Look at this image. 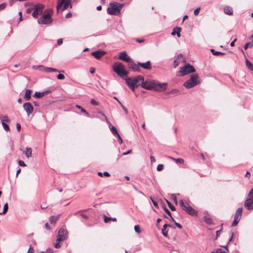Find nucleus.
Returning <instances> with one entry per match:
<instances>
[{"instance_id":"f257e3e1","label":"nucleus","mask_w":253,"mask_h":253,"mask_svg":"<svg viewBox=\"0 0 253 253\" xmlns=\"http://www.w3.org/2000/svg\"><path fill=\"white\" fill-rule=\"evenodd\" d=\"M142 87L148 89L162 91L166 89L167 84L166 83L160 84L155 80H146L141 81Z\"/></svg>"},{"instance_id":"f03ea898","label":"nucleus","mask_w":253,"mask_h":253,"mask_svg":"<svg viewBox=\"0 0 253 253\" xmlns=\"http://www.w3.org/2000/svg\"><path fill=\"white\" fill-rule=\"evenodd\" d=\"M144 80V77L141 75H138L135 78H128L126 80V83L130 89L134 91L135 88L141 84L140 82Z\"/></svg>"},{"instance_id":"7ed1b4c3","label":"nucleus","mask_w":253,"mask_h":253,"mask_svg":"<svg viewBox=\"0 0 253 253\" xmlns=\"http://www.w3.org/2000/svg\"><path fill=\"white\" fill-rule=\"evenodd\" d=\"M53 11L51 9L44 10L43 15L38 20L39 24L48 25L51 23L53 20L51 18Z\"/></svg>"},{"instance_id":"20e7f679","label":"nucleus","mask_w":253,"mask_h":253,"mask_svg":"<svg viewBox=\"0 0 253 253\" xmlns=\"http://www.w3.org/2000/svg\"><path fill=\"white\" fill-rule=\"evenodd\" d=\"M124 4L117 2H111L107 8V13L110 15H118L121 13V10Z\"/></svg>"},{"instance_id":"39448f33","label":"nucleus","mask_w":253,"mask_h":253,"mask_svg":"<svg viewBox=\"0 0 253 253\" xmlns=\"http://www.w3.org/2000/svg\"><path fill=\"white\" fill-rule=\"evenodd\" d=\"M113 69L114 71L121 77H124L128 74V72L124 69V65L121 62H116L113 66Z\"/></svg>"},{"instance_id":"423d86ee","label":"nucleus","mask_w":253,"mask_h":253,"mask_svg":"<svg viewBox=\"0 0 253 253\" xmlns=\"http://www.w3.org/2000/svg\"><path fill=\"white\" fill-rule=\"evenodd\" d=\"M179 205L182 210L191 215H196L197 211L191 207L188 203L183 200L179 201Z\"/></svg>"},{"instance_id":"0eeeda50","label":"nucleus","mask_w":253,"mask_h":253,"mask_svg":"<svg viewBox=\"0 0 253 253\" xmlns=\"http://www.w3.org/2000/svg\"><path fill=\"white\" fill-rule=\"evenodd\" d=\"M72 7V4L71 0H58L56 9L57 13L59 12V10L64 11L68 8H71Z\"/></svg>"},{"instance_id":"6e6552de","label":"nucleus","mask_w":253,"mask_h":253,"mask_svg":"<svg viewBox=\"0 0 253 253\" xmlns=\"http://www.w3.org/2000/svg\"><path fill=\"white\" fill-rule=\"evenodd\" d=\"M198 79L197 74L192 75L190 79L184 83L183 85L187 88H192L199 83Z\"/></svg>"},{"instance_id":"1a4fd4ad","label":"nucleus","mask_w":253,"mask_h":253,"mask_svg":"<svg viewBox=\"0 0 253 253\" xmlns=\"http://www.w3.org/2000/svg\"><path fill=\"white\" fill-rule=\"evenodd\" d=\"M244 206L247 210L251 211L253 210V188L251 189L249 192Z\"/></svg>"},{"instance_id":"9d476101","label":"nucleus","mask_w":253,"mask_h":253,"mask_svg":"<svg viewBox=\"0 0 253 253\" xmlns=\"http://www.w3.org/2000/svg\"><path fill=\"white\" fill-rule=\"evenodd\" d=\"M195 72V69L194 67L190 64H186L184 66L180 68V69L178 73L177 76H184L190 73H194Z\"/></svg>"},{"instance_id":"9b49d317","label":"nucleus","mask_w":253,"mask_h":253,"mask_svg":"<svg viewBox=\"0 0 253 253\" xmlns=\"http://www.w3.org/2000/svg\"><path fill=\"white\" fill-rule=\"evenodd\" d=\"M44 6L41 4H37L33 7L34 11L32 13V16L35 18L38 17L39 15L42 13Z\"/></svg>"},{"instance_id":"f8f14e48","label":"nucleus","mask_w":253,"mask_h":253,"mask_svg":"<svg viewBox=\"0 0 253 253\" xmlns=\"http://www.w3.org/2000/svg\"><path fill=\"white\" fill-rule=\"evenodd\" d=\"M68 238V232L67 231L63 228H61L58 231V234L57 238V242H60L61 241L66 240Z\"/></svg>"},{"instance_id":"ddd939ff","label":"nucleus","mask_w":253,"mask_h":253,"mask_svg":"<svg viewBox=\"0 0 253 253\" xmlns=\"http://www.w3.org/2000/svg\"><path fill=\"white\" fill-rule=\"evenodd\" d=\"M24 110L26 111L27 114L29 116L32 113L34 108L30 102H26L23 104V105Z\"/></svg>"},{"instance_id":"4468645a","label":"nucleus","mask_w":253,"mask_h":253,"mask_svg":"<svg viewBox=\"0 0 253 253\" xmlns=\"http://www.w3.org/2000/svg\"><path fill=\"white\" fill-rule=\"evenodd\" d=\"M101 114L104 117L105 119V120L106 121L107 124H108L109 127H110V130H111V132L112 133V134L115 136H117L118 134H119V133H118V130L117 129V128L114 126H111V123L109 121L107 117L103 113H101Z\"/></svg>"},{"instance_id":"2eb2a0df","label":"nucleus","mask_w":253,"mask_h":253,"mask_svg":"<svg viewBox=\"0 0 253 253\" xmlns=\"http://www.w3.org/2000/svg\"><path fill=\"white\" fill-rule=\"evenodd\" d=\"M119 59L128 63L131 61V59L128 56L126 51L120 52L119 54Z\"/></svg>"},{"instance_id":"dca6fc26","label":"nucleus","mask_w":253,"mask_h":253,"mask_svg":"<svg viewBox=\"0 0 253 253\" xmlns=\"http://www.w3.org/2000/svg\"><path fill=\"white\" fill-rule=\"evenodd\" d=\"M139 66L138 62L137 64H135L132 60L129 62V67L131 68L133 71L139 72L140 71Z\"/></svg>"},{"instance_id":"f3484780","label":"nucleus","mask_w":253,"mask_h":253,"mask_svg":"<svg viewBox=\"0 0 253 253\" xmlns=\"http://www.w3.org/2000/svg\"><path fill=\"white\" fill-rule=\"evenodd\" d=\"M105 54V52L104 51L97 50L91 53V55H93L95 58L98 59H100L102 56Z\"/></svg>"},{"instance_id":"a211bd4d","label":"nucleus","mask_w":253,"mask_h":253,"mask_svg":"<svg viewBox=\"0 0 253 253\" xmlns=\"http://www.w3.org/2000/svg\"><path fill=\"white\" fill-rule=\"evenodd\" d=\"M138 65L141 67L146 70H150L151 69V64L150 61H148L145 63L138 62Z\"/></svg>"},{"instance_id":"6ab92c4d","label":"nucleus","mask_w":253,"mask_h":253,"mask_svg":"<svg viewBox=\"0 0 253 253\" xmlns=\"http://www.w3.org/2000/svg\"><path fill=\"white\" fill-rule=\"evenodd\" d=\"M50 92V91L49 90H46L44 92H36L33 96L34 97L41 98L44 95L49 93Z\"/></svg>"},{"instance_id":"aec40b11","label":"nucleus","mask_w":253,"mask_h":253,"mask_svg":"<svg viewBox=\"0 0 253 253\" xmlns=\"http://www.w3.org/2000/svg\"><path fill=\"white\" fill-rule=\"evenodd\" d=\"M181 31V28L180 27H176L173 28V31L171 33V35L174 36L175 34H176L178 37H180Z\"/></svg>"},{"instance_id":"412c9836","label":"nucleus","mask_w":253,"mask_h":253,"mask_svg":"<svg viewBox=\"0 0 253 253\" xmlns=\"http://www.w3.org/2000/svg\"><path fill=\"white\" fill-rule=\"evenodd\" d=\"M203 221L209 225H212L213 224L212 219L210 217V215H205L203 217Z\"/></svg>"},{"instance_id":"4be33fe9","label":"nucleus","mask_w":253,"mask_h":253,"mask_svg":"<svg viewBox=\"0 0 253 253\" xmlns=\"http://www.w3.org/2000/svg\"><path fill=\"white\" fill-rule=\"evenodd\" d=\"M242 208H239L236 211L234 218L241 219L242 215Z\"/></svg>"},{"instance_id":"5701e85b","label":"nucleus","mask_w":253,"mask_h":253,"mask_svg":"<svg viewBox=\"0 0 253 253\" xmlns=\"http://www.w3.org/2000/svg\"><path fill=\"white\" fill-rule=\"evenodd\" d=\"M32 92V91L31 89H27L26 90V92H25V93L24 95V98L26 100L28 101L31 99Z\"/></svg>"},{"instance_id":"b1692460","label":"nucleus","mask_w":253,"mask_h":253,"mask_svg":"<svg viewBox=\"0 0 253 253\" xmlns=\"http://www.w3.org/2000/svg\"><path fill=\"white\" fill-rule=\"evenodd\" d=\"M182 55L181 54H180L178 55L176 58L174 60L173 62V67L174 68H176L179 64L180 63V58L182 57Z\"/></svg>"},{"instance_id":"393cba45","label":"nucleus","mask_w":253,"mask_h":253,"mask_svg":"<svg viewBox=\"0 0 253 253\" xmlns=\"http://www.w3.org/2000/svg\"><path fill=\"white\" fill-rule=\"evenodd\" d=\"M60 216V214H58L56 216H51L49 217V220L51 224L55 223L57 220Z\"/></svg>"},{"instance_id":"a878e982","label":"nucleus","mask_w":253,"mask_h":253,"mask_svg":"<svg viewBox=\"0 0 253 253\" xmlns=\"http://www.w3.org/2000/svg\"><path fill=\"white\" fill-rule=\"evenodd\" d=\"M223 10L224 13L226 14L229 15H232L233 14V10L232 8L229 6H225Z\"/></svg>"},{"instance_id":"bb28decb","label":"nucleus","mask_w":253,"mask_h":253,"mask_svg":"<svg viewBox=\"0 0 253 253\" xmlns=\"http://www.w3.org/2000/svg\"><path fill=\"white\" fill-rule=\"evenodd\" d=\"M24 153L27 158H29L32 157V149L31 148H26V151H24Z\"/></svg>"},{"instance_id":"cd10ccee","label":"nucleus","mask_w":253,"mask_h":253,"mask_svg":"<svg viewBox=\"0 0 253 253\" xmlns=\"http://www.w3.org/2000/svg\"><path fill=\"white\" fill-rule=\"evenodd\" d=\"M211 51L214 55H223L225 54L222 52L215 51L213 49H211Z\"/></svg>"},{"instance_id":"c85d7f7f","label":"nucleus","mask_w":253,"mask_h":253,"mask_svg":"<svg viewBox=\"0 0 253 253\" xmlns=\"http://www.w3.org/2000/svg\"><path fill=\"white\" fill-rule=\"evenodd\" d=\"M104 222L105 223H108L110 220H113V221H116L117 220V219L115 217H113V218L109 217H107L105 215L104 217Z\"/></svg>"},{"instance_id":"c756f323","label":"nucleus","mask_w":253,"mask_h":253,"mask_svg":"<svg viewBox=\"0 0 253 253\" xmlns=\"http://www.w3.org/2000/svg\"><path fill=\"white\" fill-rule=\"evenodd\" d=\"M246 64L247 67L251 70H253V65L252 63L247 59L246 60Z\"/></svg>"},{"instance_id":"7c9ffc66","label":"nucleus","mask_w":253,"mask_h":253,"mask_svg":"<svg viewBox=\"0 0 253 253\" xmlns=\"http://www.w3.org/2000/svg\"><path fill=\"white\" fill-rule=\"evenodd\" d=\"M8 203H6L4 205L2 212L0 213V214H5L8 211Z\"/></svg>"},{"instance_id":"2f4dec72","label":"nucleus","mask_w":253,"mask_h":253,"mask_svg":"<svg viewBox=\"0 0 253 253\" xmlns=\"http://www.w3.org/2000/svg\"><path fill=\"white\" fill-rule=\"evenodd\" d=\"M167 203L170 209L172 211H175L176 210L175 208L172 205V204L168 200H166Z\"/></svg>"},{"instance_id":"473e14b6","label":"nucleus","mask_w":253,"mask_h":253,"mask_svg":"<svg viewBox=\"0 0 253 253\" xmlns=\"http://www.w3.org/2000/svg\"><path fill=\"white\" fill-rule=\"evenodd\" d=\"M240 219L234 218V219L232 222V226L234 227L238 225L239 222L240 221Z\"/></svg>"},{"instance_id":"72a5a7b5","label":"nucleus","mask_w":253,"mask_h":253,"mask_svg":"<svg viewBox=\"0 0 253 253\" xmlns=\"http://www.w3.org/2000/svg\"><path fill=\"white\" fill-rule=\"evenodd\" d=\"M134 229L135 231L138 234H140L141 232L140 226L138 225H135L134 227Z\"/></svg>"},{"instance_id":"f704fd0d","label":"nucleus","mask_w":253,"mask_h":253,"mask_svg":"<svg viewBox=\"0 0 253 253\" xmlns=\"http://www.w3.org/2000/svg\"><path fill=\"white\" fill-rule=\"evenodd\" d=\"M211 253H227L224 251H223L221 249H217L215 251H212Z\"/></svg>"},{"instance_id":"c9c22d12","label":"nucleus","mask_w":253,"mask_h":253,"mask_svg":"<svg viewBox=\"0 0 253 253\" xmlns=\"http://www.w3.org/2000/svg\"><path fill=\"white\" fill-rule=\"evenodd\" d=\"M2 125L3 127L5 130H6V131L9 130V127L6 124H5L4 122H2Z\"/></svg>"},{"instance_id":"e433bc0d","label":"nucleus","mask_w":253,"mask_h":253,"mask_svg":"<svg viewBox=\"0 0 253 253\" xmlns=\"http://www.w3.org/2000/svg\"><path fill=\"white\" fill-rule=\"evenodd\" d=\"M172 159L173 160H174L177 163L182 164L184 162V160L181 158H178V159L172 158Z\"/></svg>"},{"instance_id":"4c0bfd02","label":"nucleus","mask_w":253,"mask_h":253,"mask_svg":"<svg viewBox=\"0 0 253 253\" xmlns=\"http://www.w3.org/2000/svg\"><path fill=\"white\" fill-rule=\"evenodd\" d=\"M1 121H2V122H4L5 123V122L8 123L9 122V120L7 116H4L3 117Z\"/></svg>"},{"instance_id":"58836bf2","label":"nucleus","mask_w":253,"mask_h":253,"mask_svg":"<svg viewBox=\"0 0 253 253\" xmlns=\"http://www.w3.org/2000/svg\"><path fill=\"white\" fill-rule=\"evenodd\" d=\"M150 199H151L154 207L156 208H158V204L157 202L156 201H155L152 197H150Z\"/></svg>"},{"instance_id":"ea45409f","label":"nucleus","mask_w":253,"mask_h":253,"mask_svg":"<svg viewBox=\"0 0 253 253\" xmlns=\"http://www.w3.org/2000/svg\"><path fill=\"white\" fill-rule=\"evenodd\" d=\"M57 78L58 80H63L65 79V76L63 74H59L57 75Z\"/></svg>"},{"instance_id":"a19ab883","label":"nucleus","mask_w":253,"mask_h":253,"mask_svg":"<svg viewBox=\"0 0 253 253\" xmlns=\"http://www.w3.org/2000/svg\"><path fill=\"white\" fill-rule=\"evenodd\" d=\"M200 10V7H197L196 9H195L194 11V13L195 15H198L199 14Z\"/></svg>"},{"instance_id":"79ce46f5","label":"nucleus","mask_w":253,"mask_h":253,"mask_svg":"<svg viewBox=\"0 0 253 253\" xmlns=\"http://www.w3.org/2000/svg\"><path fill=\"white\" fill-rule=\"evenodd\" d=\"M164 209L165 212L168 214V215L171 216V214L170 211L167 208L166 206H165Z\"/></svg>"},{"instance_id":"37998d69","label":"nucleus","mask_w":253,"mask_h":253,"mask_svg":"<svg viewBox=\"0 0 253 253\" xmlns=\"http://www.w3.org/2000/svg\"><path fill=\"white\" fill-rule=\"evenodd\" d=\"M163 169V165L162 164H159L158 165L157 167V170L159 171H161Z\"/></svg>"},{"instance_id":"c03bdc74","label":"nucleus","mask_w":253,"mask_h":253,"mask_svg":"<svg viewBox=\"0 0 253 253\" xmlns=\"http://www.w3.org/2000/svg\"><path fill=\"white\" fill-rule=\"evenodd\" d=\"M90 103L93 105H98V103L94 99H92L90 101Z\"/></svg>"},{"instance_id":"a18cd8bd","label":"nucleus","mask_w":253,"mask_h":253,"mask_svg":"<svg viewBox=\"0 0 253 253\" xmlns=\"http://www.w3.org/2000/svg\"><path fill=\"white\" fill-rule=\"evenodd\" d=\"M18 164L21 167H25L26 166L25 163L22 160H19L18 161Z\"/></svg>"},{"instance_id":"49530a36","label":"nucleus","mask_w":253,"mask_h":253,"mask_svg":"<svg viewBox=\"0 0 253 253\" xmlns=\"http://www.w3.org/2000/svg\"><path fill=\"white\" fill-rule=\"evenodd\" d=\"M172 199L176 203H177V198L176 195L174 194H172L171 195Z\"/></svg>"},{"instance_id":"de8ad7c7","label":"nucleus","mask_w":253,"mask_h":253,"mask_svg":"<svg viewBox=\"0 0 253 253\" xmlns=\"http://www.w3.org/2000/svg\"><path fill=\"white\" fill-rule=\"evenodd\" d=\"M6 4L3 3L0 4V10L4 9L6 7Z\"/></svg>"},{"instance_id":"09e8293b","label":"nucleus","mask_w":253,"mask_h":253,"mask_svg":"<svg viewBox=\"0 0 253 253\" xmlns=\"http://www.w3.org/2000/svg\"><path fill=\"white\" fill-rule=\"evenodd\" d=\"M115 137H116L118 139V140L120 142V144H122L123 143V140L120 136V135L119 134H118L117 136H116Z\"/></svg>"},{"instance_id":"8fccbe9b","label":"nucleus","mask_w":253,"mask_h":253,"mask_svg":"<svg viewBox=\"0 0 253 253\" xmlns=\"http://www.w3.org/2000/svg\"><path fill=\"white\" fill-rule=\"evenodd\" d=\"M16 129L18 131H20L21 129V125L19 123H17L16 125Z\"/></svg>"},{"instance_id":"3c124183","label":"nucleus","mask_w":253,"mask_h":253,"mask_svg":"<svg viewBox=\"0 0 253 253\" xmlns=\"http://www.w3.org/2000/svg\"><path fill=\"white\" fill-rule=\"evenodd\" d=\"M52 68L50 67H46L44 68V71L46 72H52Z\"/></svg>"},{"instance_id":"603ef678","label":"nucleus","mask_w":253,"mask_h":253,"mask_svg":"<svg viewBox=\"0 0 253 253\" xmlns=\"http://www.w3.org/2000/svg\"><path fill=\"white\" fill-rule=\"evenodd\" d=\"M76 107L79 109H80L82 113L84 112V111H85V110H84L83 108H82L81 106L79 105H76Z\"/></svg>"},{"instance_id":"864d4df0","label":"nucleus","mask_w":253,"mask_h":253,"mask_svg":"<svg viewBox=\"0 0 253 253\" xmlns=\"http://www.w3.org/2000/svg\"><path fill=\"white\" fill-rule=\"evenodd\" d=\"M40 253H53V251L51 249H48L45 252H42Z\"/></svg>"},{"instance_id":"5fc2aeb1","label":"nucleus","mask_w":253,"mask_h":253,"mask_svg":"<svg viewBox=\"0 0 253 253\" xmlns=\"http://www.w3.org/2000/svg\"><path fill=\"white\" fill-rule=\"evenodd\" d=\"M121 105L122 106V107L124 110V112H125L126 114H127L128 111L126 108L125 106H124L122 104H121Z\"/></svg>"},{"instance_id":"6e6d98bb","label":"nucleus","mask_w":253,"mask_h":253,"mask_svg":"<svg viewBox=\"0 0 253 253\" xmlns=\"http://www.w3.org/2000/svg\"><path fill=\"white\" fill-rule=\"evenodd\" d=\"M178 92V90L177 89H173L170 91V93L171 94H176Z\"/></svg>"},{"instance_id":"4d7b16f0","label":"nucleus","mask_w":253,"mask_h":253,"mask_svg":"<svg viewBox=\"0 0 253 253\" xmlns=\"http://www.w3.org/2000/svg\"><path fill=\"white\" fill-rule=\"evenodd\" d=\"M174 223L175 225H176V226H177L179 229H182V225H181L180 224H179V223H178L176 222V221H175Z\"/></svg>"},{"instance_id":"13d9d810","label":"nucleus","mask_w":253,"mask_h":253,"mask_svg":"<svg viewBox=\"0 0 253 253\" xmlns=\"http://www.w3.org/2000/svg\"><path fill=\"white\" fill-rule=\"evenodd\" d=\"M252 44L251 42H247L244 46V48L245 50L247 49L249 46L252 45Z\"/></svg>"},{"instance_id":"bf43d9fd","label":"nucleus","mask_w":253,"mask_h":253,"mask_svg":"<svg viewBox=\"0 0 253 253\" xmlns=\"http://www.w3.org/2000/svg\"><path fill=\"white\" fill-rule=\"evenodd\" d=\"M16 1H19V0H10L9 1L10 6H11L13 4V3Z\"/></svg>"},{"instance_id":"052dcab7","label":"nucleus","mask_w":253,"mask_h":253,"mask_svg":"<svg viewBox=\"0 0 253 253\" xmlns=\"http://www.w3.org/2000/svg\"><path fill=\"white\" fill-rule=\"evenodd\" d=\"M72 14L71 12H69L66 14L65 17L66 18H70L72 16Z\"/></svg>"},{"instance_id":"680f3d73","label":"nucleus","mask_w":253,"mask_h":253,"mask_svg":"<svg viewBox=\"0 0 253 253\" xmlns=\"http://www.w3.org/2000/svg\"><path fill=\"white\" fill-rule=\"evenodd\" d=\"M27 253H33V249L31 246H30L29 249L27 252Z\"/></svg>"},{"instance_id":"e2e57ef3","label":"nucleus","mask_w":253,"mask_h":253,"mask_svg":"<svg viewBox=\"0 0 253 253\" xmlns=\"http://www.w3.org/2000/svg\"><path fill=\"white\" fill-rule=\"evenodd\" d=\"M60 247H61V246H60V245L59 242H57L56 243H55V244H54V247H55V248L58 249V248H60Z\"/></svg>"},{"instance_id":"0e129e2a","label":"nucleus","mask_w":253,"mask_h":253,"mask_svg":"<svg viewBox=\"0 0 253 253\" xmlns=\"http://www.w3.org/2000/svg\"><path fill=\"white\" fill-rule=\"evenodd\" d=\"M135 41L139 42V43H142V42H144V39H136L135 40Z\"/></svg>"},{"instance_id":"69168bd1","label":"nucleus","mask_w":253,"mask_h":253,"mask_svg":"<svg viewBox=\"0 0 253 253\" xmlns=\"http://www.w3.org/2000/svg\"><path fill=\"white\" fill-rule=\"evenodd\" d=\"M170 225L169 224H165L163 226V228L162 229L164 230V231H165V230L166 229V228L168 227H170Z\"/></svg>"},{"instance_id":"338daca9","label":"nucleus","mask_w":253,"mask_h":253,"mask_svg":"<svg viewBox=\"0 0 253 253\" xmlns=\"http://www.w3.org/2000/svg\"><path fill=\"white\" fill-rule=\"evenodd\" d=\"M63 43V41L62 39H59L57 40V44L58 45H60Z\"/></svg>"},{"instance_id":"774afa93","label":"nucleus","mask_w":253,"mask_h":253,"mask_svg":"<svg viewBox=\"0 0 253 253\" xmlns=\"http://www.w3.org/2000/svg\"><path fill=\"white\" fill-rule=\"evenodd\" d=\"M95 69L94 68L91 67L90 69V72L91 74H93L95 73Z\"/></svg>"}]
</instances>
